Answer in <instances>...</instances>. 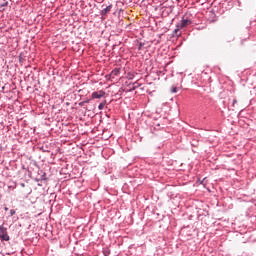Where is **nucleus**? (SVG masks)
I'll use <instances>...</instances> for the list:
<instances>
[{
    "label": "nucleus",
    "instance_id": "nucleus-6",
    "mask_svg": "<svg viewBox=\"0 0 256 256\" xmlns=\"http://www.w3.org/2000/svg\"><path fill=\"white\" fill-rule=\"evenodd\" d=\"M171 93H177V87H172L171 88Z\"/></svg>",
    "mask_w": 256,
    "mask_h": 256
},
{
    "label": "nucleus",
    "instance_id": "nucleus-8",
    "mask_svg": "<svg viewBox=\"0 0 256 256\" xmlns=\"http://www.w3.org/2000/svg\"><path fill=\"white\" fill-rule=\"evenodd\" d=\"M10 215H15V210H10Z\"/></svg>",
    "mask_w": 256,
    "mask_h": 256
},
{
    "label": "nucleus",
    "instance_id": "nucleus-9",
    "mask_svg": "<svg viewBox=\"0 0 256 256\" xmlns=\"http://www.w3.org/2000/svg\"><path fill=\"white\" fill-rule=\"evenodd\" d=\"M5 211H9V208L5 207Z\"/></svg>",
    "mask_w": 256,
    "mask_h": 256
},
{
    "label": "nucleus",
    "instance_id": "nucleus-3",
    "mask_svg": "<svg viewBox=\"0 0 256 256\" xmlns=\"http://www.w3.org/2000/svg\"><path fill=\"white\" fill-rule=\"evenodd\" d=\"M104 96H105V92L103 90L92 93V99H101V97H104Z\"/></svg>",
    "mask_w": 256,
    "mask_h": 256
},
{
    "label": "nucleus",
    "instance_id": "nucleus-7",
    "mask_svg": "<svg viewBox=\"0 0 256 256\" xmlns=\"http://www.w3.org/2000/svg\"><path fill=\"white\" fill-rule=\"evenodd\" d=\"M235 104H237V99L233 100V107H235Z\"/></svg>",
    "mask_w": 256,
    "mask_h": 256
},
{
    "label": "nucleus",
    "instance_id": "nucleus-1",
    "mask_svg": "<svg viewBox=\"0 0 256 256\" xmlns=\"http://www.w3.org/2000/svg\"><path fill=\"white\" fill-rule=\"evenodd\" d=\"M0 239L2 241H9V235L7 234V228L5 226H0Z\"/></svg>",
    "mask_w": 256,
    "mask_h": 256
},
{
    "label": "nucleus",
    "instance_id": "nucleus-2",
    "mask_svg": "<svg viewBox=\"0 0 256 256\" xmlns=\"http://www.w3.org/2000/svg\"><path fill=\"white\" fill-rule=\"evenodd\" d=\"M189 25H191V20L183 18L181 23L178 24L177 27L179 30V29H185V27H189Z\"/></svg>",
    "mask_w": 256,
    "mask_h": 256
},
{
    "label": "nucleus",
    "instance_id": "nucleus-5",
    "mask_svg": "<svg viewBox=\"0 0 256 256\" xmlns=\"http://www.w3.org/2000/svg\"><path fill=\"white\" fill-rule=\"evenodd\" d=\"M106 103H107L106 101L100 103L99 106H98V109H99L100 111H102V109H105Z\"/></svg>",
    "mask_w": 256,
    "mask_h": 256
},
{
    "label": "nucleus",
    "instance_id": "nucleus-4",
    "mask_svg": "<svg viewBox=\"0 0 256 256\" xmlns=\"http://www.w3.org/2000/svg\"><path fill=\"white\" fill-rule=\"evenodd\" d=\"M111 9H113V5H109L106 8H104L101 12L100 15H107V13H109L111 11Z\"/></svg>",
    "mask_w": 256,
    "mask_h": 256
}]
</instances>
